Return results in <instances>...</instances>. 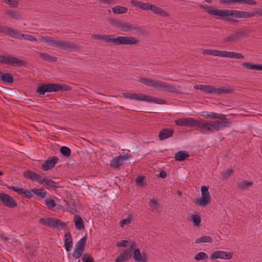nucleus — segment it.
I'll use <instances>...</instances> for the list:
<instances>
[{"label":"nucleus","mask_w":262,"mask_h":262,"mask_svg":"<svg viewBox=\"0 0 262 262\" xmlns=\"http://www.w3.org/2000/svg\"><path fill=\"white\" fill-rule=\"evenodd\" d=\"M201 8L205 10V12L212 16L219 17L231 16L238 18H249L256 15H262V10L257 11L255 12H247L245 11H238L234 10H218L213 9L210 6H202Z\"/></svg>","instance_id":"f257e3e1"},{"label":"nucleus","mask_w":262,"mask_h":262,"mask_svg":"<svg viewBox=\"0 0 262 262\" xmlns=\"http://www.w3.org/2000/svg\"><path fill=\"white\" fill-rule=\"evenodd\" d=\"M39 40L40 42H43L48 46L64 50L70 51L78 48L77 45L75 42L69 40H63L59 39L58 38L39 35Z\"/></svg>","instance_id":"f03ea898"},{"label":"nucleus","mask_w":262,"mask_h":262,"mask_svg":"<svg viewBox=\"0 0 262 262\" xmlns=\"http://www.w3.org/2000/svg\"><path fill=\"white\" fill-rule=\"evenodd\" d=\"M122 95L124 98L129 99L130 100L146 101L147 102L155 103L157 104L165 103V101L161 98L152 97L143 94L123 93Z\"/></svg>","instance_id":"7ed1b4c3"},{"label":"nucleus","mask_w":262,"mask_h":262,"mask_svg":"<svg viewBox=\"0 0 262 262\" xmlns=\"http://www.w3.org/2000/svg\"><path fill=\"white\" fill-rule=\"evenodd\" d=\"M195 90H200L201 91L207 93L215 94L221 95L223 94H229L232 92L230 89L225 86H220L218 88L208 85H195L193 87Z\"/></svg>","instance_id":"20e7f679"},{"label":"nucleus","mask_w":262,"mask_h":262,"mask_svg":"<svg viewBox=\"0 0 262 262\" xmlns=\"http://www.w3.org/2000/svg\"><path fill=\"white\" fill-rule=\"evenodd\" d=\"M213 121H208L205 120H195L194 127L197 128L203 134H210L214 132Z\"/></svg>","instance_id":"39448f33"},{"label":"nucleus","mask_w":262,"mask_h":262,"mask_svg":"<svg viewBox=\"0 0 262 262\" xmlns=\"http://www.w3.org/2000/svg\"><path fill=\"white\" fill-rule=\"evenodd\" d=\"M136 247V243L132 242L129 245V248L122 251L119 256L115 259V262H125L129 260L133 256V252Z\"/></svg>","instance_id":"423d86ee"},{"label":"nucleus","mask_w":262,"mask_h":262,"mask_svg":"<svg viewBox=\"0 0 262 262\" xmlns=\"http://www.w3.org/2000/svg\"><path fill=\"white\" fill-rule=\"evenodd\" d=\"M201 197L196 200V203L202 207H206L211 202V196L207 186H203L201 188Z\"/></svg>","instance_id":"0eeeda50"},{"label":"nucleus","mask_w":262,"mask_h":262,"mask_svg":"<svg viewBox=\"0 0 262 262\" xmlns=\"http://www.w3.org/2000/svg\"><path fill=\"white\" fill-rule=\"evenodd\" d=\"M0 62L1 63L10 64L13 66H25L26 62L12 56L0 55Z\"/></svg>","instance_id":"6e6552de"},{"label":"nucleus","mask_w":262,"mask_h":262,"mask_svg":"<svg viewBox=\"0 0 262 262\" xmlns=\"http://www.w3.org/2000/svg\"><path fill=\"white\" fill-rule=\"evenodd\" d=\"M39 223L50 228L63 227L64 226V224L60 220L54 217L41 218L39 220Z\"/></svg>","instance_id":"1a4fd4ad"},{"label":"nucleus","mask_w":262,"mask_h":262,"mask_svg":"<svg viewBox=\"0 0 262 262\" xmlns=\"http://www.w3.org/2000/svg\"><path fill=\"white\" fill-rule=\"evenodd\" d=\"M108 22L112 26L116 27L122 31L129 32L130 30L132 24L114 18L109 19Z\"/></svg>","instance_id":"9d476101"},{"label":"nucleus","mask_w":262,"mask_h":262,"mask_svg":"<svg viewBox=\"0 0 262 262\" xmlns=\"http://www.w3.org/2000/svg\"><path fill=\"white\" fill-rule=\"evenodd\" d=\"M24 176L26 178H29L33 181H37L41 184L45 183L47 178L43 174H39L32 171H25Z\"/></svg>","instance_id":"9b49d317"},{"label":"nucleus","mask_w":262,"mask_h":262,"mask_svg":"<svg viewBox=\"0 0 262 262\" xmlns=\"http://www.w3.org/2000/svg\"><path fill=\"white\" fill-rule=\"evenodd\" d=\"M221 121L216 120L213 121L214 127L215 131H219L223 128L229 127L231 126L232 122L228 119L226 118V115L221 114Z\"/></svg>","instance_id":"f8f14e48"},{"label":"nucleus","mask_w":262,"mask_h":262,"mask_svg":"<svg viewBox=\"0 0 262 262\" xmlns=\"http://www.w3.org/2000/svg\"><path fill=\"white\" fill-rule=\"evenodd\" d=\"M139 82L147 86H149L160 91L162 90L164 81L160 80H155L149 78H140Z\"/></svg>","instance_id":"ddd939ff"},{"label":"nucleus","mask_w":262,"mask_h":262,"mask_svg":"<svg viewBox=\"0 0 262 262\" xmlns=\"http://www.w3.org/2000/svg\"><path fill=\"white\" fill-rule=\"evenodd\" d=\"M36 92L40 95H43L46 93L56 92L55 83L42 84L38 85Z\"/></svg>","instance_id":"4468645a"},{"label":"nucleus","mask_w":262,"mask_h":262,"mask_svg":"<svg viewBox=\"0 0 262 262\" xmlns=\"http://www.w3.org/2000/svg\"><path fill=\"white\" fill-rule=\"evenodd\" d=\"M139 43L138 39L133 36H118V46L133 45Z\"/></svg>","instance_id":"2eb2a0df"},{"label":"nucleus","mask_w":262,"mask_h":262,"mask_svg":"<svg viewBox=\"0 0 262 262\" xmlns=\"http://www.w3.org/2000/svg\"><path fill=\"white\" fill-rule=\"evenodd\" d=\"M0 200L2 201L5 206L9 208L16 207L17 205L15 200L9 195L6 193H0Z\"/></svg>","instance_id":"dca6fc26"},{"label":"nucleus","mask_w":262,"mask_h":262,"mask_svg":"<svg viewBox=\"0 0 262 262\" xmlns=\"http://www.w3.org/2000/svg\"><path fill=\"white\" fill-rule=\"evenodd\" d=\"M195 120L192 118H183L176 120L174 122L178 126L194 127Z\"/></svg>","instance_id":"f3484780"},{"label":"nucleus","mask_w":262,"mask_h":262,"mask_svg":"<svg viewBox=\"0 0 262 262\" xmlns=\"http://www.w3.org/2000/svg\"><path fill=\"white\" fill-rule=\"evenodd\" d=\"M232 257V254L231 253L219 250L213 252L210 256L211 260H214L217 258L230 259Z\"/></svg>","instance_id":"a211bd4d"},{"label":"nucleus","mask_w":262,"mask_h":262,"mask_svg":"<svg viewBox=\"0 0 262 262\" xmlns=\"http://www.w3.org/2000/svg\"><path fill=\"white\" fill-rule=\"evenodd\" d=\"M58 158L55 156L51 157L47 160L42 165L41 168L44 170H48L54 167L57 163Z\"/></svg>","instance_id":"6ab92c4d"},{"label":"nucleus","mask_w":262,"mask_h":262,"mask_svg":"<svg viewBox=\"0 0 262 262\" xmlns=\"http://www.w3.org/2000/svg\"><path fill=\"white\" fill-rule=\"evenodd\" d=\"M245 34V32L243 31H239L234 32L230 35L225 37L224 39L225 42H234L242 38Z\"/></svg>","instance_id":"aec40b11"},{"label":"nucleus","mask_w":262,"mask_h":262,"mask_svg":"<svg viewBox=\"0 0 262 262\" xmlns=\"http://www.w3.org/2000/svg\"><path fill=\"white\" fill-rule=\"evenodd\" d=\"M128 159V157H125L120 155L119 157H115L110 162V166L114 168H118L123 164V162Z\"/></svg>","instance_id":"412c9836"},{"label":"nucleus","mask_w":262,"mask_h":262,"mask_svg":"<svg viewBox=\"0 0 262 262\" xmlns=\"http://www.w3.org/2000/svg\"><path fill=\"white\" fill-rule=\"evenodd\" d=\"M173 133L174 130L173 129L164 128L159 132L158 137L160 140L163 141L171 137Z\"/></svg>","instance_id":"4be33fe9"},{"label":"nucleus","mask_w":262,"mask_h":262,"mask_svg":"<svg viewBox=\"0 0 262 262\" xmlns=\"http://www.w3.org/2000/svg\"><path fill=\"white\" fill-rule=\"evenodd\" d=\"M5 14L11 19L19 20L22 18V15L20 13L16 10L6 9L5 10Z\"/></svg>","instance_id":"5701e85b"},{"label":"nucleus","mask_w":262,"mask_h":262,"mask_svg":"<svg viewBox=\"0 0 262 262\" xmlns=\"http://www.w3.org/2000/svg\"><path fill=\"white\" fill-rule=\"evenodd\" d=\"M149 10L154 13L158 14L161 16L167 17L169 16V14L166 11L154 5L150 4Z\"/></svg>","instance_id":"b1692460"},{"label":"nucleus","mask_w":262,"mask_h":262,"mask_svg":"<svg viewBox=\"0 0 262 262\" xmlns=\"http://www.w3.org/2000/svg\"><path fill=\"white\" fill-rule=\"evenodd\" d=\"M132 5L135 7L140 8L143 10H149L150 4L149 3H144L136 0H132L130 2Z\"/></svg>","instance_id":"393cba45"},{"label":"nucleus","mask_w":262,"mask_h":262,"mask_svg":"<svg viewBox=\"0 0 262 262\" xmlns=\"http://www.w3.org/2000/svg\"><path fill=\"white\" fill-rule=\"evenodd\" d=\"M6 29V35H8L9 36L13 38L21 39V35L23 34L20 33L19 31L15 30L10 27H7Z\"/></svg>","instance_id":"a878e982"},{"label":"nucleus","mask_w":262,"mask_h":262,"mask_svg":"<svg viewBox=\"0 0 262 262\" xmlns=\"http://www.w3.org/2000/svg\"><path fill=\"white\" fill-rule=\"evenodd\" d=\"M223 57H228L231 58H235V59H243L244 58L243 55L241 53H236L234 52H227V51H223Z\"/></svg>","instance_id":"bb28decb"},{"label":"nucleus","mask_w":262,"mask_h":262,"mask_svg":"<svg viewBox=\"0 0 262 262\" xmlns=\"http://www.w3.org/2000/svg\"><path fill=\"white\" fill-rule=\"evenodd\" d=\"M129 31L136 35H144L145 33V30L142 27L134 24L131 25Z\"/></svg>","instance_id":"cd10ccee"},{"label":"nucleus","mask_w":262,"mask_h":262,"mask_svg":"<svg viewBox=\"0 0 262 262\" xmlns=\"http://www.w3.org/2000/svg\"><path fill=\"white\" fill-rule=\"evenodd\" d=\"M74 222L76 228L78 230L84 229V225L82 219L78 215H75Z\"/></svg>","instance_id":"c85d7f7f"},{"label":"nucleus","mask_w":262,"mask_h":262,"mask_svg":"<svg viewBox=\"0 0 262 262\" xmlns=\"http://www.w3.org/2000/svg\"><path fill=\"white\" fill-rule=\"evenodd\" d=\"M201 116H204L206 119H220L221 118V114H217L214 112H208L207 111H204L200 113Z\"/></svg>","instance_id":"c756f323"},{"label":"nucleus","mask_w":262,"mask_h":262,"mask_svg":"<svg viewBox=\"0 0 262 262\" xmlns=\"http://www.w3.org/2000/svg\"><path fill=\"white\" fill-rule=\"evenodd\" d=\"M161 91L169 93H177L179 90L175 86L164 82Z\"/></svg>","instance_id":"7c9ffc66"},{"label":"nucleus","mask_w":262,"mask_h":262,"mask_svg":"<svg viewBox=\"0 0 262 262\" xmlns=\"http://www.w3.org/2000/svg\"><path fill=\"white\" fill-rule=\"evenodd\" d=\"M118 37H115V35H104L103 41L106 43H112L115 46H118Z\"/></svg>","instance_id":"2f4dec72"},{"label":"nucleus","mask_w":262,"mask_h":262,"mask_svg":"<svg viewBox=\"0 0 262 262\" xmlns=\"http://www.w3.org/2000/svg\"><path fill=\"white\" fill-rule=\"evenodd\" d=\"M189 157V154L187 151L181 150L176 153L174 158L177 161H183Z\"/></svg>","instance_id":"473e14b6"},{"label":"nucleus","mask_w":262,"mask_h":262,"mask_svg":"<svg viewBox=\"0 0 262 262\" xmlns=\"http://www.w3.org/2000/svg\"><path fill=\"white\" fill-rule=\"evenodd\" d=\"M242 66L244 68L247 70L262 71V64H251L244 62L242 63Z\"/></svg>","instance_id":"72a5a7b5"},{"label":"nucleus","mask_w":262,"mask_h":262,"mask_svg":"<svg viewBox=\"0 0 262 262\" xmlns=\"http://www.w3.org/2000/svg\"><path fill=\"white\" fill-rule=\"evenodd\" d=\"M133 257L134 259L138 262L142 261L143 260H147L145 256H142L141 254L140 250L139 249H134L133 252Z\"/></svg>","instance_id":"f704fd0d"},{"label":"nucleus","mask_w":262,"mask_h":262,"mask_svg":"<svg viewBox=\"0 0 262 262\" xmlns=\"http://www.w3.org/2000/svg\"><path fill=\"white\" fill-rule=\"evenodd\" d=\"M223 51L206 49L203 51L204 55H213L215 56H223Z\"/></svg>","instance_id":"c9c22d12"},{"label":"nucleus","mask_w":262,"mask_h":262,"mask_svg":"<svg viewBox=\"0 0 262 262\" xmlns=\"http://www.w3.org/2000/svg\"><path fill=\"white\" fill-rule=\"evenodd\" d=\"M0 79L4 82L12 83L13 82V77L10 73H3L0 72Z\"/></svg>","instance_id":"e433bc0d"},{"label":"nucleus","mask_w":262,"mask_h":262,"mask_svg":"<svg viewBox=\"0 0 262 262\" xmlns=\"http://www.w3.org/2000/svg\"><path fill=\"white\" fill-rule=\"evenodd\" d=\"M253 185V182L244 180L238 184V188L242 190H246Z\"/></svg>","instance_id":"4c0bfd02"},{"label":"nucleus","mask_w":262,"mask_h":262,"mask_svg":"<svg viewBox=\"0 0 262 262\" xmlns=\"http://www.w3.org/2000/svg\"><path fill=\"white\" fill-rule=\"evenodd\" d=\"M38 54L39 57L45 60L50 62H56L57 61V58L56 57L52 56L46 53L39 52Z\"/></svg>","instance_id":"58836bf2"},{"label":"nucleus","mask_w":262,"mask_h":262,"mask_svg":"<svg viewBox=\"0 0 262 262\" xmlns=\"http://www.w3.org/2000/svg\"><path fill=\"white\" fill-rule=\"evenodd\" d=\"M112 11L115 14H123L127 11V8L123 6H116L113 8Z\"/></svg>","instance_id":"ea45409f"},{"label":"nucleus","mask_w":262,"mask_h":262,"mask_svg":"<svg viewBox=\"0 0 262 262\" xmlns=\"http://www.w3.org/2000/svg\"><path fill=\"white\" fill-rule=\"evenodd\" d=\"M212 238L210 236H203L195 240L196 244H200L201 243H209L212 242Z\"/></svg>","instance_id":"a19ab883"},{"label":"nucleus","mask_w":262,"mask_h":262,"mask_svg":"<svg viewBox=\"0 0 262 262\" xmlns=\"http://www.w3.org/2000/svg\"><path fill=\"white\" fill-rule=\"evenodd\" d=\"M32 192L36 195L40 196L41 199L45 198L47 192L45 189L42 188L34 189L32 190Z\"/></svg>","instance_id":"79ce46f5"},{"label":"nucleus","mask_w":262,"mask_h":262,"mask_svg":"<svg viewBox=\"0 0 262 262\" xmlns=\"http://www.w3.org/2000/svg\"><path fill=\"white\" fill-rule=\"evenodd\" d=\"M86 242V238L85 236H84L78 242L77 245L76 246V248L84 250Z\"/></svg>","instance_id":"37998d69"},{"label":"nucleus","mask_w":262,"mask_h":262,"mask_svg":"<svg viewBox=\"0 0 262 262\" xmlns=\"http://www.w3.org/2000/svg\"><path fill=\"white\" fill-rule=\"evenodd\" d=\"M45 203L46 205L47 206V208L51 210L53 208H54L56 206L55 202L54 200L52 199H47L45 201Z\"/></svg>","instance_id":"c03bdc74"},{"label":"nucleus","mask_w":262,"mask_h":262,"mask_svg":"<svg viewBox=\"0 0 262 262\" xmlns=\"http://www.w3.org/2000/svg\"><path fill=\"white\" fill-rule=\"evenodd\" d=\"M56 92L59 91H68L71 90V88L67 85H61L55 83Z\"/></svg>","instance_id":"a18cd8bd"},{"label":"nucleus","mask_w":262,"mask_h":262,"mask_svg":"<svg viewBox=\"0 0 262 262\" xmlns=\"http://www.w3.org/2000/svg\"><path fill=\"white\" fill-rule=\"evenodd\" d=\"M60 152L65 157H69L71 154V149L67 146H62L60 148Z\"/></svg>","instance_id":"49530a36"},{"label":"nucleus","mask_w":262,"mask_h":262,"mask_svg":"<svg viewBox=\"0 0 262 262\" xmlns=\"http://www.w3.org/2000/svg\"><path fill=\"white\" fill-rule=\"evenodd\" d=\"M196 260H206L208 258V255L204 252H200L194 257Z\"/></svg>","instance_id":"de8ad7c7"},{"label":"nucleus","mask_w":262,"mask_h":262,"mask_svg":"<svg viewBox=\"0 0 262 262\" xmlns=\"http://www.w3.org/2000/svg\"><path fill=\"white\" fill-rule=\"evenodd\" d=\"M84 250H83L79 249H77V248H75V251L73 254V256L75 259H78L82 255V254L84 252Z\"/></svg>","instance_id":"09e8293b"},{"label":"nucleus","mask_w":262,"mask_h":262,"mask_svg":"<svg viewBox=\"0 0 262 262\" xmlns=\"http://www.w3.org/2000/svg\"><path fill=\"white\" fill-rule=\"evenodd\" d=\"M191 220L195 226H199L201 223V217L199 215L192 214Z\"/></svg>","instance_id":"8fccbe9b"},{"label":"nucleus","mask_w":262,"mask_h":262,"mask_svg":"<svg viewBox=\"0 0 262 262\" xmlns=\"http://www.w3.org/2000/svg\"><path fill=\"white\" fill-rule=\"evenodd\" d=\"M24 38L25 40H29L30 41H37V39L34 36L30 34H23L21 35V39Z\"/></svg>","instance_id":"3c124183"},{"label":"nucleus","mask_w":262,"mask_h":262,"mask_svg":"<svg viewBox=\"0 0 262 262\" xmlns=\"http://www.w3.org/2000/svg\"><path fill=\"white\" fill-rule=\"evenodd\" d=\"M45 185L50 188H55L57 187V183L48 178L45 183Z\"/></svg>","instance_id":"603ef678"},{"label":"nucleus","mask_w":262,"mask_h":262,"mask_svg":"<svg viewBox=\"0 0 262 262\" xmlns=\"http://www.w3.org/2000/svg\"><path fill=\"white\" fill-rule=\"evenodd\" d=\"M233 1H234L235 3H244L251 6L256 4V2L254 0H233Z\"/></svg>","instance_id":"864d4df0"},{"label":"nucleus","mask_w":262,"mask_h":262,"mask_svg":"<svg viewBox=\"0 0 262 262\" xmlns=\"http://www.w3.org/2000/svg\"><path fill=\"white\" fill-rule=\"evenodd\" d=\"M100 4L114 5L118 3L121 0H97Z\"/></svg>","instance_id":"5fc2aeb1"},{"label":"nucleus","mask_w":262,"mask_h":262,"mask_svg":"<svg viewBox=\"0 0 262 262\" xmlns=\"http://www.w3.org/2000/svg\"><path fill=\"white\" fill-rule=\"evenodd\" d=\"M82 262H94L93 257L89 254L84 253L82 257Z\"/></svg>","instance_id":"6e6d98bb"},{"label":"nucleus","mask_w":262,"mask_h":262,"mask_svg":"<svg viewBox=\"0 0 262 262\" xmlns=\"http://www.w3.org/2000/svg\"><path fill=\"white\" fill-rule=\"evenodd\" d=\"M233 172V170L232 169H228L226 171L223 172L221 173L222 176L224 179H227L231 174Z\"/></svg>","instance_id":"4d7b16f0"},{"label":"nucleus","mask_w":262,"mask_h":262,"mask_svg":"<svg viewBox=\"0 0 262 262\" xmlns=\"http://www.w3.org/2000/svg\"><path fill=\"white\" fill-rule=\"evenodd\" d=\"M10 189L13 190V191L16 192L19 194H23L24 189L21 188H19L15 186H10L9 187Z\"/></svg>","instance_id":"13d9d810"},{"label":"nucleus","mask_w":262,"mask_h":262,"mask_svg":"<svg viewBox=\"0 0 262 262\" xmlns=\"http://www.w3.org/2000/svg\"><path fill=\"white\" fill-rule=\"evenodd\" d=\"M145 179V177L143 176H138L135 181L137 185L143 186V181Z\"/></svg>","instance_id":"bf43d9fd"},{"label":"nucleus","mask_w":262,"mask_h":262,"mask_svg":"<svg viewBox=\"0 0 262 262\" xmlns=\"http://www.w3.org/2000/svg\"><path fill=\"white\" fill-rule=\"evenodd\" d=\"M219 18H221L222 17H219L217 16ZM222 18H225L227 20L230 22L231 24L236 25L238 23V20L235 19H234L231 17V16H227V17H223Z\"/></svg>","instance_id":"052dcab7"},{"label":"nucleus","mask_w":262,"mask_h":262,"mask_svg":"<svg viewBox=\"0 0 262 262\" xmlns=\"http://www.w3.org/2000/svg\"><path fill=\"white\" fill-rule=\"evenodd\" d=\"M3 1L13 7H16L18 5V2L16 0H3Z\"/></svg>","instance_id":"680f3d73"},{"label":"nucleus","mask_w":262,"mask_h":262,"mask_svg":"<svg viewBox=\"0 0 262 262\" xmlns=\"http://www.w3.org/2000/svg\"><path fill=\"white\" fill-rule=\"evenodd\" d=\"M72 240L71 238V236L69 233H66L64 235V244H72Z\"/></svg>","instance_id":"e2e57ef3"},{"label":"nucleus","mask_w":262,"mask_h":262,"mask_svg":"<svg viewBox=\"0 0 262 262\" xmlns=\"http://www.w3.org/2000/svg\"><path fill=\"white\" fill-rule=\"evenodd\" d=\"M149 205L151 207H154L156 209H157L159 206L157 201L154 199L150 200Z\"/></svg>","instance_id":"0e129e2a"},{"label":"nucleus","mask_w":262,"mask_h":262,"mask_svg":"<svg viewBox=\"0 0 262 262\" xmlns=\"http://www.w3.org/2000/svg\"><path fill=\"white\" fill-rule=\"evenodd\" d=\"M127 242H128L127 241L121 240V241H120L119 242L117 243V246L118 247H127L126 243Z\"/></svg>","instance_id":"69168bd1"},{"label":"nucleus","mask_w":262,"mask_h":262,"mask_svg":"<svg viewBox=\"0 0 262 262\" xmlns=\"http://www.w3.org/2000/svg\"><path fill=\"white\" fill-rule=\"evenodd\" d=\"M130 223V220L129 219H123L120 222V226L123 227L124 225H128Z\"/></svg>","instance_id":"338daca9"},{"label":"nucleus","mask_w":262,"mask_h":262,"mask_svg":"<svg viewBox=\"0 0 262 262\" xmlns=\"http://www.w3.org/2000/svg\"><path fill=\"white\" fill-rule=\"evenodd\" d=\"M23 194L28 199L32 198L33 196V194L31 191L25 189L24 190Z\"/></svg>","instance_id":"774afa93"}]
</instances>
